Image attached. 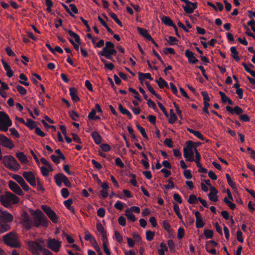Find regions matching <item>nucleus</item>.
I'll return each instance as SVG.
<instances>
[{
  "mask_svg": "<svg viewBox=\"0 0 255 255\" xmlns=\"http://www.w3.org/2000/svg\"><path fill=\"white\" fill-rule=\"evenodd\" d=\"M32 215L33 216L32 221V225L38 228L40 226L46 227L48 225V220L44 214L38 209L33 211Z\"/></svg>",
  "mask_w": 255,
  "mask_h": 255,
  "instance_id": "f257e3e1",
  "label": "nucleus"
},
{
  "mask_svg": "<svg viewBox=\"0 0 255 255\" xmlns=\"http://www.w3.org/2000/svg\"><path fill=\"white\" fill-rule=\"evenodd\" d=\"M13 219L11 214L0 210V233H4L10 229L9 223Z\"/></svg>",
  "mask_w": 255,
  "mask_h": 255,
  "instance_id": "f03ea898",
  "label": "nucleus"
},
{
  "mask_svg": "<svg viewBox=\"0 0 255 255\" xmlns=\"http://www.w3.org/2000/svg\"><path fill=\"white\" fill-rule=\"evenodd\" d=\"M19 201V198L9 192H6L0 196V202L3 206L6 207L9 206L11 204H16Z\"/></svg>",
  "mask_w": 255,
  "mask_h": 255,
  "instance_id": "7ed1b4c3",
  "label": "nucleus"
},
{
  "mask_svg": "<svg viewBox=\"0 0 255 255\" xmlns=\"http://www.w3.org/2000/svg\"><path fill=\"white\" fill-rule=\"evenodd\" d=\"M27 245L29 250L34 255H39L40 252H43L44 255H53V254L48 250L43 249L42 246L38 243L34 241H28Z\"/></svg>",
  "mask_w": 255,
  "mask_h": 255,
  "instance_id": "20e7f679",
  "label": "nucleus"
},
{
  "mask_svg": "<svg viewBox=\"0 0 255 255\" xmlns=\"http://www.w3.org/2000/svg\"><path fill=\"white\" fill-rule=\"evenodd\" d=\"M3 163L8 169L18 170L20 166L16 160L11 155H6L3 157Z\"/></svg>",
  "mask_w": 255,
  "mask_h": 255,
  "instance_id": "39448f33",
  "label": "nucleus"
},
{
  "mask_svg": "<svg viewBox=\"0 0 255 255\" xmlns=\"http://www.w3.org/2000/svg\"><path fill=\"white\" fill-rule=\"evenodd\" d=\"M12 125V122L8 116L4 112L0 111V129L6 131Z\"/></svg>",
  "mask_w": 255,
  "mask_h": 255,
  "instance_id": "423d86ee",
  "label": "nucleus"
},
{
  "mask_svg": "<svg viewBox=\"0 0 255 255\" xmlns=\"http://www.w3.org/2000/svg\"><path fill=\"white\" fill-rule=\"evenodd\" d=\"M3 242L8 246L12 248L20 247V244L16 240L14 234L12 232H10L3 237Z\"/></svg>",
  "mask_w": 255,
  "mask_h": 255,
  "instance_id": "0eeeda50",
  "label": "nucleus"
},
{
  "mask_svg": "<svg viewBox=\"0 0 255 255\" xmlns=\"http://www.w3.org/2000/svg\"><path fill=\"white\" fill-rule=\"evenodd\" d=\"M47 247L52 251L57 253L61 247V242L55 239H49L47 242Z\"/></svg>",
  "mask_w": 255,
  "mask_h": 255,
  "instance_id": "6e6552de",
  "label": "nucleus"
},
{
  "mask_svg": "<svg viewBox=\"0 0 255 255\" xmlns=\"http://www.w3.org/2000/svg\"><path fill=\"white\" fill-rule=\"evenodd\" d=\"M21 223L23 227L26 230H29L32 226V221L27 212H24L21 214Z\"/></svg>",
  "mask_w": 255,
  "mask_h": 255,
  "instance_id": "1a4fd4ad",
  "label": "nucleus"
},
{
  "mask_svg": "<svg viewBox=\"0 0 255 255\" xmlns=\"http://www.w3.org/2000/svg\"><path fill=\"white\" fill-rule=\"evenodd\" d=\"M41 208L50 219L54 223L58 221V218L56 213L47 205H42Z\"/></svg>",
  "mask_w": 255,
  "mask_h": 255,
  "instance_id": "9d476101",
  "label": "nucleus"
},
{
  "mask_svg": "<svg viewBox=\"0 0 255 255\" xmlns=\"http://www.w3.org/2000/svg\"><path fill=\"white\" fill-rule=\"evenodd\" d=\"M0 144L10 149L14 147V144L11 140L3 134H0Z\"/></svg>",
  "mask_w": 255,
  "mask_h": 255,
  "instance_id": "9b49d317",
  "label": "nucleus"
},
{
  "mask_svg": "<svg viewBox=\"0 0 255 255\" xmlns=\"http://www.w3.org/2000/svg\"><path fill=\"white\" fill-rule=\"evenodd\" d=\"M12 178L19 184L24 191H28L30 190V187L21 176L17 174H13Z\"/></svg>",
  "mask_w": 255,
  "mask_h": 255,
  "instance_id": "f8f14e48",
  "label": "nucleus"
},
{
  "mask_svg": "<svg viewBox=\"0 0 255 255\" xmlns=\"http://www.w3.org/2000/svg\"><path fill=\"white\" fill-rule=\"evenodd\" d=\"M8 187L14 193L19 196H22L23 192L18 185L12 180L8 182Z\"/></svg>",
  "mask_w": 255,
  "mask_h": 255,
  "instance_id": "ddd939ff",
  "label": "nucleus"
},
{
  "mask_svg": "<svg viewBox=\"0 0 255 255\" xmlns=\"http://www.w3.org/2000/svg\"><path fill=\"white\" fill-rule=\"evenodd\" d=\"M185 55L188 60L190 64H194L199 62L198 59L195 56V54L190 49L186 50Z\"/></svg>",
  "mask_w": 255,
  "mask_h": 255,
  "instance_id": "4468645a",
  "label": "nucleus"
},
{
  "mask_svg": "<svg viewBox=\"0 0 255 255\" xmlns=\"http://www.w3.org/2000/svg\"><path fill=\"white\" fill-rule=\"evenodd\" d=\"M226 110L232 115L237 114L238 115H240L243 113V109L239 106H236L233 109L232 107L227 106L226 107Z\"/></svg>",
  "mask_w": 255,
  "mask_h": 255,
  "instance_id": "2eb2a0df",
  "label": "nucleus"
},
{
  "mask_svg": "<svg viewBox=\"0 0 255 255\" xmlns=\"http://www.w3.org/2000/svg\"><path fill=\"white\" fill-rule=\"evenodd\" d=\"M195 215L196 218V225L197 228H203L205 224L203 221L202 217L199 211H196L195 212Z\"/></svg>",
  "mask_w": 255,
  "mask_h": 255,
  "instance_id": "dca6fc26",
  "label": "nucleus"
},
{
  "mask_svg": "<svg viewBox=\"0 0 255 255\" xmlns=\"http://www.w3.org/2000/svg\"><path fill=\"white\" fill-rule=\"evenodd\" d=\"M211 192L208 194V197L210 199L212 202H217L218 200V197L217 196L218 194V190L214 187H212L211 188Z\"/></svg>",
  "mask_w": 255,
  "mask_h": 255,
  "instance_id": "f3484780",
  "label": "nucleus"
},
{
  "mask_svg": "<svg viewBox=\"0 0 255 255\" xmlns=\"http://www.w3.org/2000/svg\"><path fill=\"white\" fill-rule=\"evenodd\" d=\"M197 7V3L193 2V5L189 4L186 5H183V8L186 13L191 14L194 10Z\"/></svg>",
  "mask_w": 255,
  "mask_h": 255,
  "instance_id": "a211bd4d",
  "label": "nucleus"
},
{
  "mask_svg": "<svg viewBox=\"0 0 255 255\" xmlns=\"http://www.w3.org/2000/svg\"><path fill=\"white\" fill-rule=\"evenodd\" d=\"M69 94L74 102H77L80 101V98L77 95V90L74 87L69 88Z\"/></svg>",
  "mask_w": 255,
  "mask_h": 255,
  "instance_id": "6ab92c4d",
  "label": "nucleus"
},
{
  "mask_svg": "<svg viewBox=\"0 0 255 255\" xmlns=\"http://www.w3.org/2000/svg\"><path fill=\"white\" fill-rule=\"evenodd\" d=\"M63 176H65V175L62 173H59L57 174H55L54 176V178L55 179V183L56 185L60 187L62 185V182H63Z\"/></svg>",
  "mask_w": 255,
  "mask_h": 255,
  "instance_id": "aec40b11",
  "label": "nucleus"
},
{
  "mask_svg": "<svg viewBox=\"0 0 255 255\" xmlns=\"http://www.w3.org/2000/svg\"><path fill=\"white\" fill-rule=\"evenodd\" d=\"M138 79L140 81V82L141 83V84H143V81L145 79H148L151 81L153 80V78L151 77V74L149 73H142L139 72L138 73Z\"/></svg>",
  "mask_w": 255,
  "mask_h": 255,
  "instance_id": "412c9836",
  "label": "nucleus"
},
{
  "mask_svg": "<svg viewBox=\"0 0 255 255\" xmlns=\"http://www.w3.org/2000/svg\"><path fill=\"white\" fill-rule=\"evenodd\" d=\"M22 176L28 183L35 178V175L31 171H24L22 172Z\"/></svg>",
  "mask_w": 255,
  "mask_h": 255,
  "instance_id": "4be33fe9",
  "label": "nucleus"
},
{
  "mask_svg": "<svg viewBox=\"0 0 255 255\" xmlns=\"http://www.w3.org/2000/svg\"><path fill=\"white\" fill-rule=\"evenodd\" d=\"M63 29L65 31H67L71 37H73L74 38L76 42H77L78 44H80L81 39L79 35H78L77 33H75L74 32L70 29H68L66 28H63Z\"/></svg>",
  "mask_w": 255,
  "mask_h": 255,
  "instance_id": "5701e85b",
  "label": "nucleus"
},
{
  "mask_svg": "<svg viewBox=\"0 0 255 255\" xmlns=\"http://www.w3.org/2000/svg\"><path fill=\"white\" fill-rule=\"evenodd\" d=\"M160 19L161 21L166 25L173 27L175 25L173 22L172 19L168 16L162 15Z\"/></svg>",
  "mask_w": 255,
  "mask_h": 255,
  "instance_id": "b1692460",
  "label": "nucleus"
},
{
  "mask_svg": "<svg viewBox=\"0 0 255 255\" xmlns=\"http://www.w3.org/2000/svg\"><path fill=\"white\" fill-rule=\"evenodd\" d=\"M137 31L141 35L146 39L148 40L151 39V35L148 33V31L146 29L141 27H138Z\"/></svg>",
  "mask_w": 255,
  "mask_h": 255,
  "instance_id": "393cba45",
  "label": "nucleus"
},
{
  "mask_svg": "<svg viewBox=\"0 0 255 255\" xmlns=\"http://www.w3.org/2000/svg\"><path fill=\"white\" fill-rule=\"evenodd\" d=\"M91 136L96 144H99L101 143L102 137L97 131H94L92 132Z\"/></svg>",
  "mask_w": 255,
  "mask_h": 255,
  "instance_id": "a878e982",
  "label": "nucleus"
},
{
  "mask_svg": "<svg viewBox=\"0 0 255 255\" xmlns=\"http://www.w3.org/2000/svg\"><path fill=\"white\" fill-rule=\"evenodd\" d=\"M119 110L122 114L127 115L129 119H132V116L131 114L128 110L124 108L121 104H119Z\"/></svg>",
  "mask_w": 255,
  "mask_h": 255,
  "instance_id": "bb28decb",
  "label": "nucleus"
},
{
  "mask_svg": "<svg viewBox=\"0 0 255 255\" xmlns=\"http://www.w3.org/2000/svg\"><path fill=\"white\" fill-rule=\"evenodd\" d=\"M187 130L200 139L204 140L205 139V136L198 130H195L190 128H187Z\"/></svg>",
  "mask_w": 255,
  "mask_h": 255,
  "instance_id": "cd10ccee",
  "label": "nucleus"
},
{
  "mask_svg": "<svg viewBox=\"0 0 255 255\" xmlns=\"http://www.w3.org/2000/svg\"><path fill=\"white\" fill-rule=\"evenodd\" d=\"M155 82L157 83L160 88H163L165 87L166 88H169V86L167 82L165 81L162 77H160L159 80H156Z\"/></svg>",
  "mask_w": 255,
  "mask_h": 255,
  "instance_id": "c85d7f7f",
  "label": "nucleus"
},
{
  "mask_svg": "<svg viewBox=\"0 0 255 255\" xmlns=\"http://www.w3.org/2000/svg\"><path fill=\"white\" fill-rule=\"evenodd\" d=\"M16 156L22 163H26L28 161L27 157L22 152H17L16 153Z\"/></svg>",
  "mask_w": 255,
  "mask_h": 255,
  "instance_id": "c756f323",
  "label": "nucleus"
},
{
  "mask_svg": "<svg viewBox=\"0 0 255 255\" xmlns=\"http://www.w3.org/2000/svg\"><path fill=\"white\" fill-rule=\"evenodd\" d=\"M110 16L114 20V21L121 27L123 26L122 22L118 18L117 15L113 12L110 9L108 10Z\"/></svg>",
  "mask_w": 255,
  "mask_h": 255,
  "instance_id": "7c9ffc66",
  "label": "nucleus"
},
{
  "mask_svg": "<svg viewBox=\"0 0 255 255\" xmlns=\"http://www.w3.org/2000/svg\"><path fill=\"white\" fill-rule=\"evenodd\" d=\"M125 215L128 220L132 222H134L136 220V218L132 212L130 211V209H128L126 210Z\"/></svg>",
  "mask_w": 255,
  "mask_h": 255,
  "instance_id": "2f4dec72",
  "label": "nucleus"
},
{
  "mask_svg": "<svg viewBox=\"0 0 255 255\" xmlns=\"http://www.w3.org/2000/svg\"><path fill=\"white\" fill-rule=\"evenodd\" d=\"M85 240L86 241H89L92 244L97 242L94 237L88 231H86L85 232Z\"/></svg>",
  "mask_w": 255,
  "mask_h": 255,
  "instance_id": "473e14b6",
  "label": "nucleus"
},
{
  "mask_svg": "<svg viewBox=\"0 0 255 255\" xmlns=\"http://www.w3.org/2000/svg\"><path fill=\"white\" fill-rule=\"evenodd\" d=\"M113 48H115V45L111 41H107L106 42V46L103 47L102 51L99 52L98 53H104L105 52H106V51Z\"/></svg>",
  "mask_w": 255,
  "mask_h": 255,
  "instance_id": "72a5a7b5",
  "label": "nucleus"
},
{
  "mask_svg": "<svg viewBox=\"0 0 255 255\" xmlns=\"http://www.w3.org/2000/svg\"><path fill=\"white\" fill-rule=\"evenodd\" d=\"M170 118L168 120V122L171 124H173L177 120V117L174 113V111L173 109H170Z\"/></svg>",
  "mask_w": 255,
  "mask_h": 255,
  "instance_id": "f704fd0d",
  "label": "nucleus"
},
{
  "mask_svg": "<svg viewBox=\"0 0 255 255\" xmlns=\"http://www.w3.org/2000/svg\"><path fill=\"white\" fill-rule=\"evenodd\" d=\"M194 152L195 153V160L194 159V161L196 162L197 166L198 167H200L201 165L200 162L201 159V155L196 147L194 148Z\"/></svg>",
  "mask_w": 255,
  "mask_h": 255,
  "instance_id": "c9c22d12",
  "label": "nucleus"
},
{
  "mask_svg": "<svg viewBox=\"0 0 255 255\" xmlns=\"http://www.w3.org/2000/svg\"><path fill=\"white\" fill-rule=\"evenodd\" d=\"M198 201V198L194 194H191L188 199V202L191 204H197Z\"/></svg>",
  "mask_w": 255,
  "mask_h": 255,
  "instance_id": "e433bc0d",
  "label": "nucleus"
},
{
  "mask_svg": "<svg viewBox=\"0 0 255 255\" xmlns=\"http://www.w3.org/2000/svg\"><path fill=\"white\" fill-rule=\"evenodd\" d=\"M24 125L31 130L35 128L36 127L35 124V122L30 119H27V123H25Z\"/></svg>",
  "mask_w": 255,
  "mask_h": 255,
  "instance_id": "4c0bfd02",
  "label": "nucleus"
},
{
  "mask_svg": "<svg viewBox=\"0 0 255 255\" xmlns=\"http://www.w3.org/2000/svg\"><path fill=\"white\" fill-rule=\"evenodd\" d=\"M136 127L139 130L143 137L147 138L148 136L145 132V129L138 124H136Z\"/></svg>",
  "mask_w": 255,
  "mask_h": 255,
  "instance_id": "58836bf2",
  "label": "nucleus"
},
{
  "mask_svg": "<svg viewBox=\"0 0 255 255\" xmlns=\"http://www.w3.org/2000/svg\"><path fill=\"white\" fill-rule=\"evenodd\" d=\"M173 209H174V212H175L176 214L178 216V218L180 220H182V216L180 214L179 206L177 204L174 203Z\"/></svg>",
  "mask_w": 255,
  "mask_h": 255,
  "instance_id": "ea45409f",
  "label": "nucleus"
},
{
  "mask_svg": "<svg viewBox=\"0 0 255 255\" xmlns=\"http://www.w3.org/2000/svg\"><path fill=\"white\" fill-rule=\"evenodd\" d=\"M145 234L146 240L148 241H151L153 239L155 233L151 231H147Z\"/></svg>",
  "mask_w": 255,
  "mask_h": 255,
  "instance_id": "a19ab883",
  "label": "nucleus"
},
{
  "mask_svg": "<svg viewBox=\"0 0 255 255\" xmlns=\"http://www.w3.org/2000/svg\"><path fill=\"white\" fill-rule=\"evenodd\" d=\"M162 227L168 232H171V226L166 220H164L162 223Z\"/></svg>",
  "mask_w": 255,
  "mask_h": 255,
  "instance_id": "79ce46f5",
  "label": "nucleus"
},
{
  "mask_svg": "<svg viewBox=\"0 0 255 255\" xmlns=\"http://www.w3.org/2000/svg\"><path fill=\"white\" fill-rule=\"evenodd\" d=\"M96 228L98 232L101 233V235L107 233L106 231L105 230L101 223L99 222L97 224Z\"/></svg>",
  "mask_w": 255,
  "mask_h": 255,
  "instance_id": "37998d69",
  "label": "nucleus"
},
{
  "mask_svg": "<svg viewBox=\"0 0 255 255\" xmlns=\"http://www.w3.org/2000/svg\"><path fill=\"white\" fill-rule=\"evenodd\" d=\"M224 202L228 205L231 209L234 210L236 208V205L231 202L227 197L224 198Z\"/></svg>",
  "mask_w": 255,
  "mask_h": 255,
  "instance_id": "c03bdc74",
  "label": "nucleus"
},
{
  "mask_svg": "<svg viewBox=\"0 0 255 255\" xmlns=\"http://www.w3.org/2000/svg\"><path fill=\"white\" fill-rule=\"evenodd\" d=\"M204 235L206 237V239H211L213 238L214 236V233L212 230L204 229Z\"/></svg>",
  "mask_w": 255,
  "mask_h": 255,
  "instance_id": "a18cd8bd",
  "label": "nucleus"
},
{
  "mask_svg": "<svg viewBox=\"0 0 255 255\" xmlns=\"http://www.w3.org/2000/svg\"><path fill=\"white\" fill-rule=\"evenodd\" d=\"M146 101H147V104L149 107L151 108L155 111H156L158 110V109L156 107V106L154 102H153L150 99H147V100H146Z\"/></svg>",
  "mask_w": 255,
  "mask_h": 255,
  "instance_id": "49530a36",
  "label": "nucleus"
},
{
  "mask_svg": "<svg viewBox=\"0 0 255 255\" xmlns=\"http://www.w3.org/2000/svg\"><path fill=\"white\" fill-rule=\"evenodd\" d=\"M114 235L116 240L119 243H122L123 240V236L120 234V233L118 231H115L114 233Z\"/></svg>",
  "mask_w": 255,
  "mask_h": 255,
  "instance_id": "de8ad7c7",
  "label": "nucleus"
},
{
  "mask_svg": "<svg viewBox=\"0 0 255 255\" xmlns=\"http://www.w3.org/2000/svg\"><path fill=\"white\" fill-rule=\"evenodd\" d=\"M163 52L165 54L167 55L169 54H175V51L174 49L171 47H166L163 49Z\"/></svg>",
  "mask_w": 255,
  "mask_h": 255,
  "instance_id": "09e8293b",
  "label": "nucleus"
},
{
  "mask_svg": "<svg viewBox=\"0 0 255 255\" xmlns=\"http://www.w3.org/2000/svg\"><path fill=\"white\" fill-rule=\"evenodd\" d=\"M10 134L13 136L14 138H19L20 135L17 130L14 128H10L9 129Z\"/></svg>",
  "mask_w": 255,
  "mask_h": 255,
  "instance_id": "8fccbe9b",
  "label": "nucleus"
},
{
  "mask_svg": "<svg viewBox=\"0 0 255 255\" xmlns=\"http://www.w3.org/2000/svg\"><path fill=\"white\" fill-rule=\"evenodd\" d=\"M172 178H170L169 179H168V184H167V185H165L164 186V188L167 189V190H169L170 189H172L173 188H174V183L172 181Z\"/></svg>",
  "mask_w": 255,
  "mask_h": 255,
  "instance_id": "3c124183",
  "label": "nucleus"
},
{
  "mask_svg": "<svg viewBox=\"0 0 255 255\" xmlns=\"http://www.w3.org/2000/svg\"><path fill=\"white\" fill-rule=\"evenodd\" d=\"M17 90L22 95H25L26 94V90L22 86L18 85L16 86Z\"/></svg>",
  "mask_w": 255,
  "mask_h": 255,
  "instance_id": "603ef678",
  "label": "nucleus"
},
{
  "mask_svg": "<svg viewBox=\"0 0 255 255\" xmlns=\"http://www.w3.org/2000/svg\"><path fill=\"white\" fill-rule=\"evenodd\" d=\"M186 147H184V148H187V150H191L193 149L195 147H194V145L195 144V143L192 141V140H188L186 141Z\"/></svg>",
  "mask_w": 255,
  "mask_h": 255,
  "instance_id": "864d4df0",
  "label": "nucleus"
},
{
  "mask_svg": "<svg viewBox=\"0 0 255 255\" xmlns=\"http://www.w3.org/2000/svg\"><path fill=\"white\" fill-rule=\"evenodd\" d=\"M244 28L246 30L245 34L255 39V35L250 31V29L247 25H244Z\"/></svg>",
  "mask_w": 255,
  "mask_h": 255,
  "instance_id": "5fc2aeb1",
  "label": "nucleus"
},
{
  "mask_svg": "<svg viewBox=\"0 0 255 255\" xmlns=\"http://www.w3.org/2000/svg\"><path fill=\"white\" fill-rule=\"evenodd\" d=\"M226 176L228 184L230 185V186L232 188H234L236 186V183L232 180L229 174L227 173L226 174Z\"/></svg>",
  "mask_w": 255,
  "mask_h": 255,
  "instance_id": "6e6d98bb",
  "label": "nucleus"
},
{
  "mask_svg": "<svg viewBox=\"0 0 255 255\" xmlns=\"http://www.w3.org/2000/svg\"><path fill=\"white\" fill-rule=\"evenodd\" d=\"M185 233L184 229L181 227L179 228L178 230L177 238L178 239H181L184 237Z\"/></svg>",
  "mask_w": 255,
  "mask_h": 255,
  "instance_id": "4d7b16f0",
  "label": "nucleus"
},
{
  "mask_svg": "<svg viewBox=\"0 0 255 255\" xmlns=\"http://www.w3.org/2000/svg\"><path fill=\"white\" fill-rule=\"evenodd\" d=\"M184 176L187 179H190L192 178V174L191 171L189 169H186L184 171Z\"/></svg>",
  "mask_w": 255,
  "mask_h": 255,
  "instance_id": "13d9d810",
  "label": "nucleus"
},
{
  "mask_svg": "<svg viewBox=\"0 0 255 255\" xmlns=\"http://www.w3.org/2000/svg\"><path fill=\"white\" fill-rule=\"evenodd\" d=\"M201 95L203 97L204 102H209L210 101V98L209 97L207 92L202 91Z\"/></svg>",
  "mask_w": 255,
  "mask_h": 255,
  "instance_id": "bf43d9fd",
  "label": "nucleus"
},
{
  "mask_svg": "<svg viewBox=\"0 0 255 255\" xmlns=\"http://www.w3.org/2000/svg\"><path fill=\"white\" fill-rule=\"evenodd\" d=\"M130 176L132 177V178L130 180V183L134 186L137 187V183L136 180V175L133 174H130Z\"/></svg>",
  "mask_w": 255,
  "mask_h": 255,
  "instance_id": "052dcab7",
  "label": "nucleus"
},
{
  "mask_svg": "<svg viewBox=\"0 0 255 255\" xmlns=\"http://www.w3.org/2000/svg\"><path fill=\"white\" fill-rule=\"evenodd\" d=\"M101 148L105 152H108L111 150V146L107 143H103L100 146Z\"/></svg>",
  "mask_w": 255,
  "mask_h": 255,
  "instance_id": "680f3d73",
  "label": "nucleus"
},
{
  "mask_svg": "<svg viewBox=\"0 0 255 255\" xmlns=\"http://www.w3.org/2000/svg\"><path fill=\"white\" fill-rule=\"evenodd\" d=\"M105 212L106 211L105 209L102 207H101L99 208L97 210V215L101 218H103L105 216Z\"/></svg>",
  "mask_w": 255,
  "mask_h": 255,
  "instance_id": "e2e57ef3",
  "label": "nucleus"
},
{
  "mask_svg": "<svg viewBox=\"0 0 255 255\" xmlns=\"http://www.w3.org/2000/svg\"><path fill=\"white\" fill-rule=\"evenodd\" d=\"M40 168L43 176H47L48 175L49 170L48 169L47 167L45 166H41Z\"/></svg>",
  "mask_w": 255,
  "mask_h": 255,
  "instance_id": "0e129e2a",
  "label": "nucleus"
},
{
  "mask_svg": "<svg viewBox=\"0 0 255 255\" xmlns=\"http://www.w3.org/2000/svg\"><path fill=\"white\" fill-rule=\"evenodd\" d=\"M61 193L62 196L64 198H67L69 195V192L68 190L65 188H63L61 189Z\"/></svg>",
  "mask_w": 255,
  "mask_h": 255,
  "instance_id": "69168bd1",
  "label": "nucleus"
},
{
  "mask_svg": "<svg viewBox=\"0 0 255 255\" xmlns=\"http://www.w3.org/2000/svg\"><path fill=\"white\" fill-rule=\"evenodd\" d=\"M71 135L72 136L73 140L75 142L78 143H82L81 138L76 133H71Z\"/></svg>",
  "mask_w": 255,
  "mask_h": 255,
  "instance_id": "338daca9",
  "label": "nucleus"
},
{
  "mask_svg": "<svg viewBox=\"0 0 255 255\" xmlns=\"http://www.w3.org/2000/svg\"><path fill=\"white\" fill-rule=\"evenodd\" d=\"M35 132L37 135L40 136L41 137H44L45 135V134L44 133V132L43 131H42L40 129V128L38 127H36L35 128Z\"/></svg>",
  "mask_w": 255,
  "mask_h": 255,
  "instance_id": "774afa93",
  "label": "nucleus"
}]
</instances>
